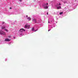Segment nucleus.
I'll return each mask as SVG.
<instances>
[{
	"label": "nucleus",
	"mask_w": 78,
	"mask_h": 78,
	"mask_svg": "<svg viewBox=\"0 0 78 78\" xmlns=\"http://www.w3.org/2000/svg\"><path fill=\"white\" fill-rule=\"evenodd\" d=\"M0 34H2L3 35H6L5 33L2 30H0Z\"/></svg>",
	"instance_id": "obj_1"
},
{
	"label": "nucleus",
	"mask_w": 78,
	"mask_h": 78,
	"mask_svg": "<svg viewBox=\"0 0 78 78\" xmlns=\"http://www.w3.org/2000/svg\"><path fill=\"white\" fill-rule=\"evenodd\" d=\"M19 31L20 32H23V31H25V30L23 28H22Z\"/></svg>",
	"instance_id": "obj_2"
},
{
	"label": "nucleus",
	"mask_w": 78,
	"mask_h": 78,
	"mask_svg": "<svg viewBox=\"0 0 78 78\" xmlns=\"http://www.w3.org/2000/svg\"><path fill=\"white\" fill-rule=\"evenodd\" d=\"M30 27V25H28V24H26V25L25 26V28H26L27 27Z\"/></svg>",
	"instance_id": "obj_3"
},
{
	"label": "nucleus",
	"mask_w": 78,
	"mask_h": 78,
	"mask_svg": "<svg viewBox=\"0 0 78 78\" xmlns=\"http://www.w3.org/2000/svg\"><path fill=\"white\" fill-rule=\"evenodd\" d=\"M10 41V40L9 39V38H5V41Z\"/></svg>",
	"instance_id": "obj_4"
},
{
	"label": "nucleus",
	"mask_w": 78,
	"mask_h": 78,
	"mask_svg": "<svg viewBox=\"0 0 78 78\" xmlns=\"http://www.w3.org/2000/svg\"><path fill=\"white\" fill-rule=\"evenodd\" d=\"M48 6H46L44 7V9H48Z\"/></svg>",
	"instance_id": "obj_5"
},
{
	"label": "nucleus",
	"mask_w": 78,
	"mask_h": 78,
	"mask_svg": "<svg viewBox=\"0 0 78 78\" xmlns=\"http://www.w3.org/2000/svg\"><path fill=\"white\" fill-rule=\"evenodd\" d=\"M61 9V7L59 6L58 7H57V9Z\"/></svg>",
	"instance_id": "obj_6"
},
{
	"label": "nucleus",
	"mask_w": 78,
	"mask_h": 78,
	"mask_svg": "<svg viewBox=\"0 0 78 78\" xmlns=\"http://www.w3.org/2000/svg\"><path fill=\"white\" fill-rule=\"evenodd\" d=\"M27 20L29 21L30 20L31 18L30 17H28V18H27Z\"/></svg>",
	"instance_id": "obj_7"
},
{
	"label": "nucleus",
	"mask_w": 78,
	"mask_h": 78,
	"mask_svg": "<svg viewBox=\"0 0 78 78\" xmlns=\"http://www.w3.org/2000/svg\"><path fill=\"white\" fill-rule=\"evenodd\" d=\"M32 31H34V32H35V31H36L35 30H34V27H33L32 29Z\"/></svg>",
	"instance_id": "obj_8"
},
{
	"label": "nucleus",
	"mask_w": 78,
	"mask_h": 78,
	"mask_svg": "<svg viewBox=\"0 0 78 78\" xmlns=\"http://www.w3.org/2000/svg\"><path fill=\"white\" fill-rule=\"evenodd\" d=\"M33 20H34V21H36V19L33 18L32 19Z\"/></svg>",
	"instance_id": "obj_9"
},
{
	"label": "nucleus",
	"mask_w": 78,
	"mask_h": 78,
	"mask_svg": "<svg viewBox=\"0 0 78 78\" xmlns=\"http://www.w3.org/2000/svg\"><path fill=\"white\" fill-rule=\"evenodd\" d=\"M63 14V12H62L60 13L59 14L60 15H61V14Z\"/></svg>",
	"instance_id": "obj_10"
},
{
	"label": "nucleus",
	"mask_w": 78,
	"mask_h": 78,
	"mask_svg": "<svg viewBox=\"0 0 78 78\" xmlns=\"http://www.w3.org/2000/svg\"><path fill=\"white\" fill-rule=\"evenodd\" d=\"M5 31H7V32H8V30H7V29H5Z\"/></svg>",
	"instance_id": "obj_11"
},
{
	"label": "nucleus",
	"mask_w": 78,
	"mask_h": 78,
	"mask_svg": "<svg viewBox=\"0 0 78 78\" xmlns=\"http://www.w3.org/2000/svg\"><path fill=\"white\" fill-rule=\"evenodd\" d=\"M5 28V26H3V27H2V29H4Z\"/></svg>",
	"instance_id": "obj_12"
},
{
	"label": "nucleus",
	"mask_w": 78,
	"mask_h": 78,
	"mask_svg": "<svg viewBox=\"0 0 78 78\" xmlns=\"http://www.w3.org/2000/svg\"><path fill=\"white\" fill-rule=\"evenodd\" d=\"M48 5V3H46V5Z\"/></svg>",
	"instance_id": "obj_13"
},
{
	"label": "nucleus",
	"mask_w": 78,
	"mask_h": 78,
	"mask_svg": "<svg viewBox=\"0 0 78 78\" xmlns=\"http://www.w3.org/2000/svg\"><path fill=\"white\" fill-rule=\"evenodd\" d=\"M20 2H22V0H19Z\"/></svg>",
	"instance_id": "obj_14"
},
{
	"label": "nucleus",
	"mask_w": 78,
	"mask_h": 78,
	"mask_svg": "<svg viewBox=\"0 0 78 78\" xmlns=\"http://www.w3.org/2000/svg\"><path fill=\"white\" fill-rule=\"evenodd\" d=\"M47 15H48V12L47 13Z\"/></svg>",
	"instance_id": "obj_15"
},
{
	"label": "nucleus",
	"mask_w": 78,
	"mask_h": 78,
	"mask_svg": "<svg viewBox=\"0 0 78 78\" xmlns=\"http://www.w3.org/2000/svg\"><path fill=\"white\" fill-rule=\"evenodd\" d=\"M50 30H51V29L48 30V31H50Z\"/></svg>",
	"instance_id": "obj_16"
},
{
	"label": "nucleus",
	"mask_w": 78,
	"mask_h": 78,
	"mask_svg": "<svg viewBox=\"0 0 78 78\" xmlns=\"http://www.w3.org/2000/svg\"><path fill=\"white\" fill-rule=\"evenodd\" d=\"M12 9V8L11 7H10V9Z\"/></svg>",
	"instance_id": "obj_17"
},
{
	"label": "nucleus",
	"mask_w": 78,
	"mask_h": 78,
	"mask_svg": "<svg viewBox=\"0 0 78 78\" xmlns=\"http://www.w3.org/2000/svg\"><path fill=\"white\" fill-rule=\"evenodd\" d=\"M59 5H61V3H59Z\"/></svg>",
	"instance_id": "obj_18"
},
{
	"label": "nucleus",
	"mask_w": 78,
	"mask_h": 78,
	"mask_svg": "<svg viewBox=\"0 0 78 78\" xmlns=\"http://www.w3.org/2000/svg\"><path fill=\"white\" fill-rule=\"evenodd\" d=\"M5 23V22H2V23Z\"/></svg>",
	"instance_id": "obj_19"
},
{
	"label": "nucleus",
	"mask_w": 78,
	"mask_h": 78,
	"mask_svg": "<svg viewBox=\"0 0 78 78\" xmlns=\"http://www.w3.org/2000/svg\"><path fill=\"white\" fill-rule=\"evenodd\" d=\"M26 17H28V16L27 15V16H26Z\"/></svg>",
	"instance_id": "obj_20"
},
{
	"label": "nucleus",
	"mask_w": 78,
	"mask_h": 78,
	"mask_svg": "<svg viewBox=\"0 0 78 78\" xmlns=\"http://www.w3.org/2000/svg\"><path fill=\"white\" fill-rule=\"evenodd\" d=\"M6 60H7L6 59H5V61H6Z\"/></svg>",
	"instance_id": "obj_21"
},
{
	"label": "nucleus",
	"mask_w": 78,
	"mask_h": 78,
	"mask_svg": "<svg viewBox=\"0 0 78 78\" xmlns=\"http://www.w3.org/2000/svg\"><path fill=\"white\" fill-rule=\"evenodd\" d=\"M48 23H50V22L48 21Z\"/></svg>",
	"instance_id": "obj_22"
},
{
	"label": "nucleus",
	"mask_w": 78,
	"mask_h": 78,
	"mask_svg": "<svg viewBox=\"0 0 78 78\" xmlns=\"http://www.w3.org/2000/svg\"><path fill=\"white\" fill-rule=\"evenodd\" d=\"M35 23H36V21H35Z\"/></svg>",
	"instance_id": "obj_23"
},
{
	"label": "nucleus",
	"mask_w": 78,
	"mask_h": 78,
	"mask_svg": "<svg viewBox=\"0 0 78 78\" xmlns=\"http://www.w3.org/2000/svg\"><path fill=\"white\" fill-rule=\"evenodd\" d=\"M14 38H15V37H14Z\"/></svg>",
	"instance_id": "obj_24"
}]
</instances>
